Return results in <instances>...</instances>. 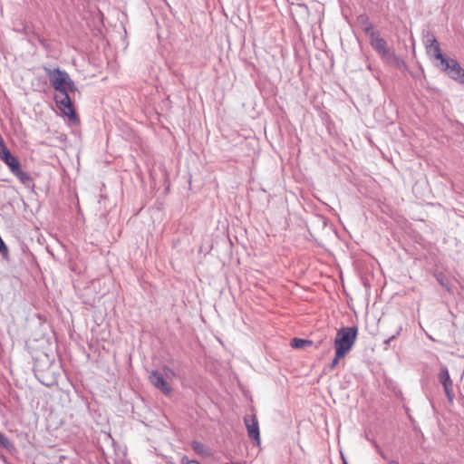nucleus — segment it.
<instances>
[{
  "instance_id": "obj_1",
  "label": "nucleus",
  "mask_w": 464,
  "mask_h": 464,
  "mask_svg": "<svg viewBox=\"0 0 464 464\" xmlns=\"http://www.w3.org/2000/svg\"><path fill=\"white\" fill-rule=\"evenodd\" d=\"M364 31L370 36L372 47L378 53L383 62L389 64L394 63L396 67L403 64L394 52L388 47L386 41L380 37L379 34L373 32L372 24L367 25Z\"/></svg>"
},
{
  "instance_id": "obj_2",
  "label": "nucleus",
  "mask_w": 464,
  "mask_h": 464,
  "mask_svg": "<svg viewBox=\"0 0 464 464\" xmlns=\"http://www.w3.org/2000/svg\"><path fill=\"white\" fill-rule=\"evenodd\" d=\"M44 71L50 80L51 85L60 94L74 92L77 91L76 85L65 71H63L60 68H45Z\"/></svg>"
},
{
  "instance_id": "obj_3",
  "label": "nucleus",
  "mask_w": 464,
  "mask_h": 464,
  "mask_svg": "<svg viewBox=\"0 0 464 464\" xmlns=\"http://www.w3.org/2000/svg\"><path fill=\"white\" fill-rule=\"evenodd\" d=\"M358 329L355 326L340 328L334 338L337 357H344L355 343Z\"/></svg>"
},
{
  "instance_id": "obj_4",
  "label": "nucleus",
  "mask_w": 464,
  "mask_h": 464,
  "mask_svg": "<svg viewBox=\"0 0 464 464\" xmlns=\"http://www.w3.org/2000/svg\"><path fill=\"white\" fill-rule=\"evenodd\" d=\"M435 65L450 79L459 83H464V69L456 59L447 57L440 63H436Z\"/></svg>"
},
{
  "instance_id": "obj_5",
  "label": "nucleus",
  "mask_w": 464,
  "mask_h": 464,
  "mask_svg": "<svg viewBox=\"0 0 464 464\" xmlns=\"http://www.w3.org/2000/svg\"><path fill=\"white\" fill-rule=\"evenodd\" d=\"M439 382L443 386L444 392L446 393L447 399L450 403H453L454 400V391H453V382L450 376L449 370L446 366H442L438 374Z\"/></svg>"
},
{
  "instance_id": "obj_6",
  "label": "nucleus",
  "mask_w": 464,
  "mask_h": 464,
  "mask_svg": "<svg viewBox=\"0 0 464 464\" xmlns=\"http://www.w3.org/2000/svg\"><path fill=\"white\" fill-rule=\"evenodd\" d=\"M69 93L70 92H65V94H61V97L56 96L55 102L58 108L63 111L64 115L73 119L75 118V112Z\"/></svg>"
},
{
  "instance_id": "obj_7",
  "label": "nucleus",
  "mask_w": 464,
  "mask_h": 464,
  "mask_svg": "<svg viewBox=\"0 0 464 464\" xmlns=\"http://www.w3.org/2000/svg\"><path fill=\"white\" fill-rule=\"evenodd\" d=\"M245 424L247 430L248 437L256 440L258 444L260 443V432L258 420L256 415H246L244 419Z\"/></svg>"
},
{
  "instance_id": "obj_8",
  "label": "nucleus",
  "mask_w": 464,
  "mask_h": 464,
  "mask_svg": "<svg viewBox=\"0 0 464 464\" xmlns=\"http://www.w3.org/2000/svg\"><path fill=\"white\" fill-rule=\"evenodd\" d=\"M152 385L160 390L164 394L171 392V386L165 381L164 376L158 371H152L149 375Z\"/></svg>"
},
{
  "instance_id": "obj_9",
  "label": "nucleus",
  "mask_w": 464,
  "mask_h": 464,
  "mask_svg": "<svg viewBox=\"0 0 464 464\" xmlns=\"http://www.w3.org/2000/svg\"><path fill=\"white\" fill-rule=\"evenodd\" d=\"M428 55L432 58L436 63H440L441 60H445L448 56L442 54L439 42L432 46L426 49Z\"/></svg>"
},
{
  "instance_id": "obj_10",
  "label": "nucleus",
  "mask_w": 464,
  "mask_h": 464,
  "mask_svg": "<svg viewBox=\"0 0 464 464\" xmlns=\"http://www.w3.org/2000/svg\"><path fill=\"white\" fill-rule=\"evenodd\" d=\"M12 174L15 176L18 179V180L25 186H30L33 182V179L30 176V174L26 171L22 170L21 166L17 168V170L12 172Z\"/></svg>"
},
{
  "instance_id": "obj_11",
  "label": "nucleus",
  "mask_w": 464,
  "mask_h": 464,
  "mask_svg": "<svg viewBox=\"0 0 464 464\" xmlns=\"http://www.w3.org/2000/svg\"><path fill=\"white\" fill-rule=\"evenodd\" d=\"M1 160L9 168V170L11 171V173L14 172V170H17V168H19L21 166L17 158L13 156L10 152L7 155H5V157H2Z\"/></svg>"
},
{
  "instance_id": "obj_12",
  "label": "nucleus",
  "mask_w": 464,
  "mask_h": 464,
  "mask_svg": "<svg viewBox=\"0 0 464 464\" xmlns=\"http://www.w3.org/2000/svg\"><path fill=\"white\" fill-rule=\"evenodd\" d=\"M191 446L193 450L198 455L208 456L210 454L208 448L201 442L193 441Z\"/></svg>"
},
{
  "instance_id": "obj_13",
  "label": "nucleus",
  "mask_w": 464,
  "mask_h": 464,
  "mask_svg": "<svg viewBox=\"0 0 464 464\" xmlns=\"http://www.w3.org/2000/svg\"><path fill=\"white\" fill-rule=\"evenodd\" d=\"M437 43H438V41L432 33L427 31L423 34V44L426 49L432 46L433 44H435Z\"/></svg>"
},
{
  "instance_id": "obj_14",
  "label": "nucleus",
  "mask_w": 464,
  "mask_h": 464,
  "mask_svg": "<svg viewBox=\"0 0 464 464\" xmlns=\"http://www.w3.org/2000/svg\"><path fill=\"white\" fill-rule=\"evenodd\" d=\"M310 343H311L310 341H307L304 339H300V338H294L291 342V345L294 348H304L307 344H310Z\"/></svg>"
},
{
  "instance_id": "obj_15",
  "label": "nucleus",
  "mask_w": 464,
  "mask_h": 464,
  "mask_svg": "<svg viewBox=\"0 0 464 464\" xmlns=\"http://www.w3.org/2000/svg\"><path fill=\"white\" fill-rule=\"evenodd\" d=\"M0 446L6 450H9L10 448L13 447V444L11 443L9 439L5 434H3L1 432H0Z\"/></svg>"
},
{
  "instance_id": "obj_16",
  "label": "nucleus",
  "mask_w": 464,
  "mask_h": 464,
  "mask_svg": "<svg viewBox=\"0 0 464 464\" xmlns=\"http://www.w3.org/2000/svg\"><path fill=\"white\" fill-rule=\"evenodd\" d=\"M9 152H10L9 150L5 146L4 140H3L2 136L0 135V159H2V157H5V155H7Z\"/></svg>"
},
{
  "instance_id": "obj_17",
  "label": "nucleus",
  "mask_w": 464,
  "mask_h": 464,
  "mask_svg": "<svg viewBox=\"0 0 464 464\" xmlns=\"http://www.w3.org/2000/svg\"><path fill=\"white\" fill-rule=\"evenodd\" d=\"M401 330H402V326H401V325H399V326H398V328H397V330H396V332H395V334H392V335L391 337H389L388 339H386V340L383 342V343H384L385 345H388V344H389L392 340L396 339V338L400 335V334H401Z\"/></svg>"
},
{
  "instance_id": "obj_18",
  "label": "nucleus",
  "mask_w": 464,
  "mask_h": 464,
  "mask_svg": "<svg viewBox=\"0 0 464 464\" xmlns=\"http://www.w3.org/2000/svg\"><path fill=\"white\" fill-rule=\"evenodd\" d=\"M163 372H164V376L166 378H173L175 376L174 371L171 368L168 367V366H165L163 368Z\"/></svg>"
},
{
  "instance_id": "obj_19",
  "label": "nucleus",
  "mask_w": 464,
  "mask_h": 464,
  "mask_svg": "<svg viewBox=\"0 0 464 464\" xmlns=\"http://www.w3.org/2000/svg\"><path fill=\"white\" fill-rule=\"evenodd\" d=\"M181 464H200L198 460H191L187 456L182 457Z\"/></svg>"
},
{
  "instance_id": "obj_20",
  "label": "nucleus",
  "mask_w": 464,
  "mask_h": 464,
  "mask_svg": "<svg viewBox=\"0 0 464 464\" xmlns=\"http://www.w3.org/2000/svg\"><path fill=\"white\" fill-rule=\"evenodd\" d=\"M342 357H337V351H335V355H334V358L333 359L332 362H331V369H334L336 367V365L339 363V360L341 359Z\"/></svg>"
},
{
  "instance_id": "obj_21",
  "label": "nucleus",
  "mask_w": 464,
  "mask_h": 464,
  "mask_svg": "<svg viewBox=\"0 0 464 464\" xmlns=\"http://www.w3.org/2000/svg\"><path fill=\"white\" fill-rule=\"evenodd\" d=\"M377 452L382 456V458L386 459V455L381 450L378 445L375 446Z\"/></svg>"
},
{
  "instance_id": "obj_22",
  "label": "nucleus",
  "mask_w": 464,
  "mask_h": 464,
  "mask_svg": "<svg viewBox=\"0 0 464 464\" xmlns=\"http://www.w3.org/2000/svg\"><path fill=\"white\" fill-rule=\"evenodd\" d=\"M389 464H399V462L395 461V460H392L391 461Z\"/></svg>"
},
{
  "instance_id": "obj_23",
  "label": "nucleus",
  "mask_w": 464,
  "mask_h": 464,
  "mask_svg": "<svg viewBox=\"0 0 464 464\" xmlns=\"http://www.w3.org/2000/svg\"><path fill=\"white\" fill-rule=\"evenodd\" d=\"M343 464H348V462L343 458Z\"/></svg>"
}]
</instances>
